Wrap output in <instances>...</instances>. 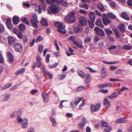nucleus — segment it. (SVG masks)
<instances>
[{
    "label": "nucleus",
    "mask_w": 132,
    "mask_h": 132,
    "mask_svg": "<svg viewBox=\"0 0 132 132\" xmlns=\"http://www.w3.org/2000/svg\"><path fill=\"white\" fill-rule=\"evenodd\" d=\"M65 21L67 23L72 24L74 23L76 20V18L74 12H70L67 15L64 19Z\"/></svg>",
    "instance_id": "1"
},
{
    "label": "nucleus",
    "mask_w": 132,
    "mask_h": 132,
    "mask_svg": "<svg viewBox=\"0 0 132 132\" xmlns=\"http://www.w3.org/2000/svg\"><path fill=\"white\" fill-rule=\"evenodd\" d=\"M55 26L57 28V30L59 32L63 34H65L66 31L65 29V26L60 22H57L54 23Z\"/></svg>",
    "instance_id": "2"
},
{
    "label": "nucleus",
    "mask_w": 132,
    "mask_h": 132,
    "mask_svg": "<svg viewBox=\"0 0 132 132\" xmlns=\"http://www.w3.org/2000/svg\"><path fill=\"white\" fill-rule=\"evenodd\" d=\"M59 9L57 5H52L48 9V12L50 14L54 13L56 14L59 11Z\"/></svg>",
    "instance_id": "3"
},
{
    "label": "nucleus",
    "mask_w": 132,
    "mask_h": 132,
    "mask_svg": "<svg viewBox=\"0 0 132 132\" xmlns=\"http://www.w3.org/2000/svg\"><path fill=\"white\" fill-rule=\"evenodd\" d=\"M14 48L15 50L19 53H21L22 51V46L21 44L16 43L14 44Z\"/></svg>",
    "instance_id": "4"
},
{
    "label": "nucleus",
    "mask_w": 132,
    "mask_h": 132,
    "mask_svg": "<svg viewBox=\"0 0 132 132\" xmlns=\"http://www.w3.org/2000/svg\"><path fill=\"white\" fill-rule=\"evenodd\" d=\"M94 30L98 35L102 37H103L105 34L104 31L98 27H95Z\"/></svg>",
    "instance_id": "5"
},
{
    "label": "nucleus",
    "mask_w": 132,
    "mask_h": 132,
    "mask_svg": "<svg viewBox=\"0 0 132 132\" xmlns=\"http://www.w3.org/2000/svg\"><path fill=\"white\" fill-rule=\"evenodd\" d=\"M102 20L103 24L105 25H107L111 23V21L105 14L103 15Z\"/></svg>",
    "instance_id": "6"
},
{
    "label": "nucleus",
    "mask_w": 132,
    "mask_h": 132,
    "mask_svg": "<svg viewBox=\"0 0 132 132\" xmlns=\"http://www.w3.org/2000/svg\"><path fill=\"white\" fill-rule=\"evenodd\" d=\"M118 29L120 30V32L124 33L125 31V25L124 24H121L119 25L118 27Z\"/></svg>",
    "instance_id": "7"
},
{
    "label": "nucleus",
    "mask_w": 132,
    "mask_h": 132,
    "mask_svg": "<svg viewBox=\"0 0 132 132\" xmlns=\"http://www.w3.org/2000/svg\"><path fill=\"white\" fill-rule=\"evenodd\" d=\"M78 21L80 24L83 26L85 25L87 22L86 19L83 16L80 17Z\"/></svg>",
    "instance_id": "8"
},
{
    "label": "nucleus",
    "mask_w": 132,
    "mask_h": 132,
    "mask_svg": "<svg viewBox=\"0 0 132 132\" xmlns=\"http://www.w3.org/2000/svg\"><path fill=\"white\" fill-rule=\"evenodd\" d=\"M89 18L90 21L93 23L95 22V15L93 12H90L89 15Z\"/></svg>",
    "instance_id": "9"
},
{
    "label": "nucleus",
    "mask_w": 132,
    "mask_h": 132,
    "mask_svg": "<svg viewBox=\"0 0 132 132\" xmlns=\"http://www.w3.org/2000/svg\"><path fill=\"white\" fill-rule=\"evenodd\" d=\"M74 29L75 30V32L76 33H78L81 31H82L83 30V28L80 24H78L76 27H75L74 28Z\"/></svg>",
    "instance_id": "10"
},
{
    "label": "nucleus",
    "mask_w": 132,
    "mask_h": 132,
    "mask_svg": "<svg viewBox=\"0 0 132 132\" xmlns=\"http://www.w3.org/2000/svg\"><path fill=\"white\" fill-rule=\"evenodd\" d=\"M97 7L99 10L102 12L105 11V8L103 4L101 3H98L97 5Z\"/></svg>",
    "instance_id": "11"
},
{
    "label": "nucleus",
    "mask_w": 132,
    "mask_h": 132,
    "mask_svg": "<svg viewBox=\"0 0 132 132\" xmlns=\"http://www.w3.org/2000/svg\"><path fill=\"white\" fill-rule=\"evenodd\" d=\"M28 123V120L27 119H24L22 121L21 126L23 128H25L27 127Z\"/></svg>",
    "instance_id": "12"
},
{
    "label": "nucleus",
    "mask_w": 132,
    "mask_h": 132,
    "mask_svg": "<svg viewBox=\"0 0 132 132\" xmlns=\"http://www.w3.org/2000/svg\"><path fill=\"white\" fill-rule=\"evenodd\" d=\"M8 55V62L10 63H12L13 62V59L12 55L10 52H7Z\"/></svg>",
    "instance_id": "13"
},
{
    "label": "nucleus",
    "mask_w": 132,
    "mask_h": 132,
    "mask_svg": "<svg viewBox=\"0 0 132 132\" xmlns=\"http://www.w3.org/2000/svg\"><path fill=\"white\" fill-rule=\"evenodd\" d=\"M8 42L10 45H12L14 43V39L12 36H10L8 38Z\"/></svg>",
    "instance_id": "14"
},
{
    "label": "nucleus",
    "mask_w": 132,
    "mask_h": 132,
    "mask_svg": "<svg viewBox=\"0 0 132 132\" xmlns=\"http://www.w3.org/2000/svg\"><path fill=\"white\" fill-rule=\"evenodd\" d=\"M42 95L44 102L45 103L47 102L48 100V95L46 93H43L42 94Z\"/></svg>",
    "instance_id": "15"
},
{
    "label": "nucleus",
    "mask_w": 132,
    "mask_h": 132,
    "mask_svg": "<svg viewBox=\"0 0 132 132\" xmlns=\"http://www.w3.org/2000/svg\"><path fill=\"white\" fill-rule=\"evenodd\" d=\"M85 76L86 82L87 83H88L90 82L91 80V76L88 73L86 74Z\"/></svg>",
    "instance_id": "16"
},
{
    "label": "nucleus",
    "mask_w": 132,
    "mask_h": 132,
    "mask_svg": "<svg viewBox=\"0 0 132 132\" xmlns=\"http://www.w3.org/2000/svg\"><path fill=\"white\" fill-rule=\"evenodd\" d=\"M13 22L15 24H17L19 22V20L18 17L14 16L13 18Z\"/></svg>",
    "instance_id": "17"
},
{
    "label": "nucleus",
    "mask_w": 132,
    "mask_h": 132,
    "mask_svg": "<svg viewBox=\"0 0 132 132\" xmlns=\"http://www.w3.org/2000/svg\"><path fill=\"white\" fill-rule=\"evenodd\" d=\"M95 24L97 26L103 28L104 27V26L102 24V22L101 20L98 19L96 22H95Z\"/></svg>",
    "instance_id": "18"
},
{
    "label": "nucleus",
    "mask_w": 132,
    "mask_h": 132,
    "mask_svg": "<svg viewBox=\"0 0 132 132\" xmlns=\"http://www.w3.org/2000/svg\"><path fill=\"white\" fill-rule=\"evenodd\" d=\"M73 42L74 44L76 45L77 47L80 48H82L83 46L82 45L80 44L79 42L75 40H73Z\"/></svg>",
    "instance_id": "19"
},
{
    "label": "nucleus",
    "mask_w": 132,
    "mask_h": 132,
    "mask_svg": "<svg viewBox=\"0 0 132 132\" xmlns=\"http://www.w3.org/2000/svg\"><path fill=\"white\" fill-rule=\"evenodd\" d=\"M44 0H40V2H41L42 6V10L43 11H44L46 9V3L44 1Z\"/></svg>",
    "instance_id": "20"
},
{
    "label": "nucleus",
    "mask_w": 132,
    "mask_h": 132,
    "mask_svg": "<svg viewBox=\"0 0 132 132\" xmlns=\"http://www.w3.org/2000/svg\"><path fill=\"white\" fill-rule=\"evenodd\" d=\"M40 23L43 26L47 27L48 25L47 21L44 18H42L40 21Z\"/></svg>",
    "instance_id": "21"
},
{
    "label": "nucleus",
    "mask_w": 132,
    "mask_h": 132,
    "mask_svg": "<svg viewBox=\"0 0 132 132\" xmlns=\"http://www.w3.org/2000/svg\"><path fill=\"white\" fill-rule=\"evenodd\" d=\"M118 95V93L117 92H115L111 95L109 96L108 97L110 99H114Z\"/></svg>",
    "instance_id": "22"
},
{
    "label": "nucleus",
    "mask_w": 132,
    "mask_h": 132,
    "mask_svg": "<svg viewBox=\"0 0 132 132\" xmlns=\"http://www.w3.org/2000/svg\"><path fill=\"white\" fill-rule=\"evenodd\" d=\"M19 26V30L20 31H23L26 29L25 25L22 23H20Z\"/></svg>",
    "instance_id": "23"
},
{
    "label": "nucleus",
    "mask_w": 132,
    "mask_h": 132,
    "mask_svg": "<svg viewBox=\"0 0 132 132\" xmlns=\"http://www.w3.org/2000/svg\"><path fill=\"white\" fill-rule=\"evenodd\" d=\"M127 120L125 119V118H121L118 119L116 122L118 123H125L127 122Z\"/></svg>",
    "instance_id": "24"
},
{
    "label": "nucleus",
    "mask_w": 132,
    "mask_h": 132,
    "mask_svg": "<svg viewBox=\"0 0 132 132\" xmlns=\"http://www.w3.org/2000/svg\"><path fill=\"white\" fill-rule=\"evenodd\" d=\"M121 15L122 17L124 19L127 20H129V17L126 12H122Z\"/></svg>",
    "instance_id": "25"
},
{
    "label": "nucleus",
    "mask_w": 132,
    "mask_h": 132,
    "mask_svg": "<svg viewBox=\"0 0 132 132\" xmlns=\"http://www.w3.org/2000/svg\"><path fill=\"white\" fill-rule=\"evenodd\" d=\"M104 104L107 107H110V104L109 101L107 98H105L104 100Z\"/></svg>",
    "instance_id": "26"
},
{
    "label": "nucleus",
    "mask_w": 132,
    "mask_h": 132,
    "mask_svg": "<svg viewBox=\"0 0 132 132\" xmlns=\"http://www.w3.org/2000/svg\"><path fill=\"white\" fill-rule=\"evenodd\" d=\"M107 15L109 18L113 19H114L116 18V16L111 12L108 13Z\"/></svg>",
    "instance_id": "27"
},
{
    "label": "nucleus",
    "mask_w": 132,
    "mask_h": 132,
    "mask_svg": "<svg viewBox=\"0 0 132 132\" xmlns=\"http://www.w3.org/2000/svg\"><path fill=\"white\" fill-rule=\"evenodd\" d=\"M30 21L33 27L35 28H37L38 27V25L37 23H36L33 20L31 19L30 20Z\"/></svg>",
    "instance_id": "28"
},
{
    "label": "nucleus",
    "mask_w": 132,
    "mask_h": 132,
    "mask_svg": "<svg viewBox=\"0 0 132 132\" xmlns=\"http://www.w3.org/2000/svg\"><path fill=\"white\" fill-rule=\"evenodd\" d=\"M32 18L36 23L39 22V21L38 19L37 15L36 14L34 13L32 14Z\"/></svg>",
    "instance_id": "29"
},
{
    "label": "nucleus",
    "mask_w": 132,
    "mask_h": 132,
    "mask_svg": "<svg viewBox=\"0 0 132 132\" xmlns=\"http://www.w3.org/2000/svg\"><path fill=\"white\" fill-rule=\"evenodd\" d=\"M21 21L24 23H25L27 25H29L30 22L27 20V19L26 17L21 18Z\"/></svg>",
    "instance_id": "30"
},
{
    "label": "nucleus",
    "mask_w": 132,
    "mask_h": 132,
    "mask_svg": "<svg viewBox=\"0 0 132 132\" xmlns=\"http://www.w3.org/2000/svg\"><path fill=\"white\" fill-rule=\"evenodd\" d=\"M104 31L107 35L111 34L113 33V31L110 30L109 27L105 28Z\"/></svg>",
    "instance_id": "31"
},
{
    "label": "nucleus",
    "mask_w": 132,
    "mask_h": 132,
    "mask_svg": "<svg viewBox=\"0 0 132 132\" xmlns=\"http://www.w3.org/2000/svg\"><path fill=\"white\" fill-rule=\"evenodd\" d=\"M77 72L79 75L82 78H84V77L85 76V73L83 71L80 70H77Z\"/></svg>",
    "instance_id": "32"
},
{
    "label": "nucleus",
    "mask_w": 132,
    "mask_h": 132,
    "mask_svg": "<svg viewBox=\"0 0 132 132\" xmlns=\"http://www.w3.org/2000/svg\"><path fill=\"white\" fill-rule=\"evenodd\" d=\"M50 119L51 122L53 123V127L55 126L56 125L57 123L54 118L52 116H50Z\"/></svg>",
    "instance_id": "33"
},
{
    "label": "nucleus",
    "mask_w": 132,
    "mask_h": 132,
    "mask_svg": "<svg viewBox=\"0 0 132 132\" xmlns=\"http://www.w3.org/2000/svg\"><path fill=\"white\" fill-rule=\"evenodd\" d=\"M122 48L123 49L125 50H130L132 48V46H129L127 44L124 45L123 46Z\"/></svg>",
    "instance_id": "34"
},
{
    "label": "nucleus",
    "mask_w": 132,
    "mask_h": 132,
    "mask_svg": "<svg viewBox=\"0 0 132 132\" xmlns=\"http://www.w3.org/2000/svg\"><path fill=\"white\" fill-rule=\"evenodd\" d=\"M64 1H61L60 2H59L57 3L59 5L61 4L62 5L65 6L67 7L69 5V4L68 2H64Z\"/></svg>",
    "instance_id": "35"
},
{
    "label": "nucleus",
    "mask_w": 132,
    "mask_h": 132,
    "mask_svg": "<svg viewBox=\"0 0 132 132\" xmlns=\"http://www.w3.org/2000/svg\"><path fill=\"white\" fill-rule=\"evenodd\" d=\"M25 69H21L15 72L16 75L18 76L19 74L22 73L25 71Z\"/></svg>",
    "instance_id": "36"
},
{
    "label": "nucleus",
    "mask_w": 132,
    "mask_h": 132,
    "mask_svg": "<svg viewBox=\"0 0 132 132\" xmlns=\"http://www.w3.org/2000/svg\"><path fill=\"white\" fill-rule=\"evenodd\" d=\"M12 83H10L7 84L6 85L4 86H3L1 88L2 90H4L5 89L8 88L10 87L12 85Z\"/></svg>",
    "instance_id": "37"
},
{
    "label": "nucleus",
    "mask_w": 132,
    "mask_h": 132,
    "mask_svg": "<svg viewBox=\"0 0 132 132\" xmlns=\"http://www.w3.org/2000/svg\"><path fill=\"white\" fill-rule=\"evenodd\" d=\"M95 111H98L100 108L101 107V103H97L96 104V105L95 106Z\"/></svg>",
    "instance_id": "38"
},
{
    "label": "nucleus",
    "mask_w": 132,
    "mask_h": 132,
    "mask_svg": "<svg viewBox=\"0 0 132 132\" xmlns=\"http://www.w3.org/2000/svg\"><path fill=\"white\" fill-rule=\"evenodd\" d=\"M79 6L80 7L83 8L87 9H88V5L86 4L80 3Z\"/></svg>",
    "instance_id": "39"
},
{
    "label": "nucleus",
    "mask_w": 132,
    "mask_h": 132,
    "mask_svg": "<svg viewBox=\"0 0 132 132\" xmlns=\"http://www.w3.org/2000/svg\"><path fill=\"white\" fill-rule=\"evenodd\" d=\"M112 129V127L110 126L106 127L105 128L103 131V132H109Z\"/></svg>",
    "instance_id": "40"
},
{
    "label": "nucleus",
    "mask_w": 132,
    "mask_h": 132,
    "mask_svg": "<svg viewBox=\"0 0 132 132\" xmlns=\"http://www.w3.org/2000/svg\"><path fill=\"white\" fill-rule=\"evenodd\" d=\"M82 98V97H81L80 98H77L75 99V103L76 106L81 101Z\"/></svg>",
    "instance_id": "41"
},
{
    "label": "nucleus",
    "mask_w": 132,
    "mask_h": 132,
    "mask_svg": "<svg viewBox=\"0 0 132 132\" xmlns=\"http://www.w3.org/2000/svg\"><path fill=\"white\" fill-rule=\"evenodd\" d=\"M4 30V28L3 25L0 23V33H3Z\"/></svg>",
    "instance_id": "42"
},
{
    "label": "nucleus",
    "mask_w": 132,
    "mask_h": 132,
    "mask_svg": "<svg viewBox=\"0 0 132 132\" xmlns=\"http://www.w3.org/2000/svg\"><path fill=\"white\" fill-rule=\"evenodd\" d=\"M101 123L102 126L103 127H107L108 126V124L104 121H102Z\"/></svg>",
    "instance_id": "43"
},
{
    "label": "nucleus",
    "mask_w": 132,
    "mask_h": 132,
    "mask_svg": "<svg viewBox=\"0 0 132 132\" xmlns=\"http://www.w3.org/2000/svg\"><path fill=\"white\" fill-rule=\"evenodd\" d=\"M17 35L19 39H22L23 38V35L20 32H19V33H17Z\"/></svg>",
    "instance_id": "44"
},
{
    "label": "nucleus",
    "mask_w": 132,
    "mask_h": 132,
    "mask_svg": "<svg viewBox=\"0 0 132 132\" xmlns=\"http://www.w3.org/2000/svg\"><path fill=\"white\" fill-rule=\"evenodd\" d=\"M43 40L42 37L41 36H39L37 37L36 40L35 42L36 43L40 42Z\"/></svg>",
    "instance_id": "45"
},
{
    "label": "nucleus",
    "mask_w": 132,
    "mask_h": 132,
    "mask_svg": "<svg viewBox=\"0 0 132 132\" xmlns=\"http://www.w3.org/2000/svg\"><path fill=\"white\" fill-rule=\"evenodd\" d=\"M43 46L42 45H40L39 46L38 51L39 52L41 53L43 50Z\"/></svg>",
    "instance_id": "46"
},
{
    "label": "nucleus",
    "mask_w": 132,
    "mask_h": 132,
    "mask_svg": "<svg viewBox=\"0 0 132 132\" xmlns=\"http://www.w3.org/2000/svg\"><path fill=\"white\" fill-rule=\"evenodd\" d=\"M88 22L89 24L90 27L92 28H93L94 26V23L92 22L91 21L88 20Z\"/></svg>",
    "instance_id": "47"
},
{
    "label": "nucleus",
    "mask_w": 132,
    "mask_h": 132,
    "mask_svg": "<svg viewBox=\"0 0 132 132\" xmlns=\"http://www.w3.org/2000/svg\"><path fill=\"white\" fill-rule=\"evenodd\" d=\"M90 108L92 112H94L96 111L94 110H95V106L93 104L90 105Z\"/></svg>",
    "instance_id": "48"
},
{
    "label": "nucleus",
    "mask_w": 132,
    "mask_h": 132,
    "mask_svg": "<svg viewBox=\"0 0 132 132\" xmlns=\"http://www.w3.org/2000/svg\"><path fill=\"white\" fill-rule=\"evenodd\" d=\"M101 76L103 78H104L106 76V73L105 71H102V70L101 71Z\"/></svg>",
    "instance_id": "49"
},
{
    "label": "nucleus",
    "mask_w": 132,
    "mask_h": 132,
    "mask_svg": "<svg viewBox=\"0 0 132 132\" xmlns=\"http://www.w3.org/2000/svg\"><path fill=\"white\" fill-rule=\"evenodd\" d=\"M46 74L48 75L50 79H52L53 78V75L51 74L48 71H46Z\"/></svg>",
    "instance_id": "50"
},
{
    "label": "nucleus",
    "mask_w": 132,
    "mask_h": 132,
    "mask_svg": "<svg viewBox=\"0 0 132 132\" xmlns=\"http://www.w3.org/2000/svg\"><path fill=\"white\" fill-rule=\"evenodd\" d=\"M10 97V95H6V96L4 98L3 100L4 101H6L9 100V99Z\"/></svg>",
    "instance_id": "51"
},
{
    "label": "nucleus",
    "mask_w": 132,
    "mask_h": 132,
    "mask_svg": "<svg viewBox=\"0 0 132 132\" xmlns=\"http://www.w3.org/2000/svg\"><path fill=\"white\" fill-rule=\"evenodd\" d=\"M85 88L84 86H80L78 87L77 89L78 91H81L85 89Z\"/></svg>",
    "instance_id": "52"
},
{
    "label": "nucleus",
    "mask_w": 132,
    "mask_h": 132,
    "mask_svg": "<svg viewBox=\"0 0 132 132\" xmlns=\"http://www.w3.org/2000/svg\"><path fill=\"white\" fill-rule=\"evenodd\" d=\"M85 125V124L83 123H82L81 122H80L78 125V127L80 129H82L83 128Z\"/></svg>",
    "instance_id": "53"
},
{
    "label": "nucleus",
    "mask_w": 132,
    "mask_h": 132,
    "mask_svg": "<svg viewBox=\"0 0 132 132\" xmlns=\"http://www.w3.org/2000/svg\"><path fill=\"white\" fill-rule=\"evenodd\" d=\"M4 62V59L2 55L0 53V63H3Z\"/></svg>",
    "instance_id": "54"
},
{
    "label": "nucleus",
    "mask_w": 132,
    "mask_h": 132,
    "mask_svg": "<svg viewBox=\"0 0 132 132\" xmlns=\"http://www.w3.org/2000/svg\"><path fill=\"white\" fill-rule=\"evenodd\" d=\"M110 5L112 7H115L116 6V4L114 1L111 2L110 3Z\"/></svg>",
    "instance_id": "55"
},
{
    "label": "nucleus",
    "mask_w": 132,
    "mask_h": 132,
    "mask_svg": "<svg viewBox=\"0 0 132 132\" xmlns=\"http://www.w3.org/2000/svg\"><path fill=\"white\" fill-rule=\"evenodd\" d=\"M112 86V84L110 83H107L106 84H103V86L102 87H110Z\"/></svg>",
    "instance_id": "56"
},
{
    "label": "nucleus",
    "mask_w": 132,
    "mask_h": 132,
    "mask_svg": "<svg viewBox=\"0 0 132 132\" xmlns=\"http://www.w3.org/2000/svg\"><path fill=\"white\" fill-rule=\"evenodd\" d=\"M79 12L80 13L84 14H86L87 13V12L86 11L81 9L79 10Z\"/></svg>",
    "instance_id": "57"
},
{
    "label": "nucleus",
    "mask_w": 132,
    "mask_h": 132,
    "mask_svg": "<svg viewBox=\"0 0 132 132\" xmlns=\"http://www.w3.org/2000/svg\"><path fill=\"white\" fill-rule=\"evenodd\" d=\"M11 23V20L10 18H8L6 21V25H9Z\"/></svg>",
    "instance_id": "58"
},
{
    "label": "nucleus",
    "mask_w": 132,
    "mask_h": 132,
    "mask_svg": "<svg viewBox=\"0 0 132 132\" xmlns=\"http://www.w3.org/2000/svg\"><path fill=\"white\" fill-rule=\"evenodd\" d=\"M36 65H37V67L38 68H39L42 65V63L41 61H36Z\"/></svg>",
    "instance_id": "59"
},
{
    "label": "nucleus",
    "mask_w": 132,
    "mask_h": 132,
    "mask_svg": "<svg viewBox=\"0 0 132 132\" xmlns=\"http://www.w3.org/2000/svg\"><path fill=\"white\" fill-rule=\"evenodd\" d=\"M118 68V67H115L114 66L111 65L110 68V70H115L116 69Z\"/></svg>",
    "instance_id": "60"
},
{
    "label": "nucleus",
    "mask_w": 132,
    "mask_h": 132,
    "mask_svg": "<svg viewBox=\"0 0 132 132\" xmlns=\"http://www.w3.org/2000/svg\"><path fill=\"white\" fill-rule=\"evenodd\" d=\"M57 64L56 63L52 65H50L48 66V67L50 68H53L57 67Z\"/></svg>",
    "instance_id": "61"
},
{
    "label": "nucleus",
    "mask_w": 132,
    "mask_h": 132,
    "mask_svg": "<svg viewBox=\"0 0 132 132\" xmlns=\"http://www.w3.org/2000/svg\"><path fill=\"white\" fill-rule=\"evenodd\" d=\"M81 122L85 124V123L87 122V120L84 117H83L82 118V121Z\"/></svg>",
    "instance_id": "62"
},
{
    "label": "nucleus",
    "mask_w": 132,
    "mask_h": 132,
    "mask_svg": "<svg viewBox=\"0 0 132 132\" xmlns=\"http://www.w3.org/2000/svg\"><path fill=\"white\" fill-rule=\"evenodd\" d=\"M127 3L128 5L132 6V0H128Z\"/></svg>",
    "instance_id": "63"
},
{
    "label": "nucleus",
    "mask_w": 132,
    "mask_h": 132,
    "mask_svg": "<svg viewBox=\"0 0 132 132\" xmlns=\"http://www.w3.org/2000/svg\"><path fill=\"white\" fill-rule=\"evenodd\" d=\"M91 39L90 37H86L84 40L87 42H90Z\"/></svg>",
    "instance_id": "64"
}]
</instances>
